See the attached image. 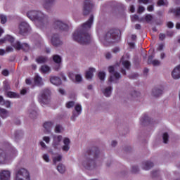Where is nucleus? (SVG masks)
Segmentation results:
<instances>
[{"label":"nucleus","mask_w":180,"mask_h":180,"mask_svg":"<svg viewBox=\"0 0 180 180\" xmlns=\"http://www.w3.org/2000/svg\"><path fill=\"white\" fill-rule=\"evenodd\" d=\"M43 140L44 141H45V143H46V144H49V143H50V137L49 136H44Z\"/></svg>","instance_id":"nucleus-61"},{"label":"nucleus","mask_w":180,"mask_h":180,"mask_svg":"<svg viewBox=\"0 0 180 180\" xmlns=\"http://www.w3.org/2000/svg\"><path fill=\"white\" fill-rule=\"evenodd\" d=\"M167 26L169 29H172L174 27V22H171V21H169L167 22Z\"/></svg>","instance_id":"nucleus-53"},{"label":"nucleus","mask_w":180,"mask_h":180,"mask_svg":"<svg viewBox=\"0 0 180 180\" xmlns=\"http://www.w3.org/2000/svg\"><path fill=\"white\" fill-rule=\"evenodd\" d=\"M6 106V108H11V101H5L3 103V106Z\"/></svg>","instance_id":"nucleus-49"},{"label":"nucleus","mask_w":180,"mask_h":180,"mask_svg":"<svg viewBox=\"0 0 180 180\" xmlns=\"http://www.w3.org/2000/svg\"><path fill=\"white\" fill-rule=\"evenodd\" d=\"M2 75L4 77H8L9 75V71L8 70H4L1 72Z\"/></svg>","instance_id":"nucleus-59"},{"label":"nucleus","mask_w":180,"mask_h":180,"mask_svg":"<svg viewBox=\"0 0 180 180\" xmlns=\"http://www.w3.org/2000/svg\"><path fill=\"white\" fill-rule=\"evenodd\" d=\"M152 64L154 67H157V65H160V64H161V62L158 60H153L152 61Z\"/></svg>","instance_id":"nucleus-48"},{"label":"nucleus","mask_w":180,"mask_h":180,"mask_svg":"<svg viewBox=\"0 0 180 180\" xmlns=\"http://www.w3.org/2000/svg\"><path fill=\"white\" fill-rule=\"evenodd\" d=\"M13 47H14L15 50H22V44H21L20 42H19V41H17L16 42L13 44Z\"/></svg>","instance_id":"nucleus-34"},{"label":"nucleus","mask_w":180,"mask_h":180,"mask_svg":"<svg viewBox=\"0 0 180 180\" xmlns=\"http://www.w3.org/2000/svg\"><path fill=\"white\" fill-rule=\"evenodd\" d=\"M75 110H76L77 113H75V112H73L72 115L71 117V119L73 121H75V117H78V116H79V115L81 114V112H82V107L81 106V105L79 104H77L75 106Z\"/></svg>","instance_id":"nucleus-14"},{"label":"nucleus","mask_w":180,"mask_h":180,"mask_svg":"<svg viewBox=\"0 0 180 180\" xmlns=\"http://www.w3.org/2000/svg\"><path fill=\"white\" fill-rule=\"evenodd\" d=\"M53 60L56 64H61V56L59 55H53Z\"/></svg>","instance_id":"nucleus-31"},{"label":"nucleus","mask_w":180,"mask_h":180,"mask_svg":"<svg viewBox=\"0 0 180 180\" xmlns=\"http://www.w3.org/2000/svg\"><path fill=\"white\" fill-rule=\"evenodd\" d=\"M163 49H164V44H162L159 45L157 50H158V51H161L162 50H163Z\"/></svg>","instance_id":"nucleus-64"},{"label":"nucleus","mask_w":180,"mask_h":180,"mask_svg":"<svg viewBox=\"0 0 180 180\" xmlns=\"http://www.w3.org/2000/svg\"><path fill=\"white\" fill-rule=\"evenodd\" d=\"M34 82L35 85H37L38 86H40V85H42V79L39 75H36L34 78Z\"/></svg>","instance_id":"nucleus-26"},{"label":"nucleus","mask_w":180,"mask_h":180,"mask_svg":"<svg viewBox=\"0 0 180 180\" xmlns=\"http://www.w3.org/2000/svg\"><path fill=\"white\" fill-rule=\"evenodd\" d=\"M37 64H44L47 61L46 57L39 56L36 59Z\"/></svg>","instance_id":"nucleus-29"},{"label":"nucleus","mask_w":180,"mask_h":180,"mask_svg":"<svg viewBox=\"0 0 180 180\" xmlns=\"http://www.w3.org/2000/svg\"><path fill=\"white\" fill-rule=\"evenodd\" d=\"M163 91L161 89L155 88L153 89L152 94L155 96V98H158L160 95H162Z\"/></svg>","instance_id":"nucleus-23"},{"label":"nucleus","mask_w":180,"mask_h":180,"mask_svg":"<svg viewBox=\"0 0 180 180\" xmlns=\"http://www.w3.org/2000/svg\"><path fill=\"white\" fill-rule=\"evenodd\" d=\"M0 20L1 25H5V23L8 22V18L6 17V15H0Z\"/></svg>","instance_id":"nucleus-39"},{"label":"nucleus","mask_w":180,"mask_h":180,"mask_svg":"<svg viewBox=\"0 0 180 180\" xmlns=\"http://www.w3.org/2000/svg\"><path fill=\"white\" fill-rule=\"evenodd\" d=\"M61 130H63V127L60 124H57L55 127V133H61Z\"/></svg>","instance_id":"nucleus-43"},{"label":"nucleus","mask_w":180,"mask_h":180,"mask_svg":"<svg viewBox=\"0 0 180 180\" xmlns=\"http://www.w3.org/2000/svg\"><path fill=\"white\" fill-rule=\"evenodd\" d=\"M30 117L32 119H34V117H37V112L36 110H32V112H30Z\"/></svg>","instance_id":"nucleus-45"},{"label":"nucleus","mask_w":180,"mask_h":180,"mask_svg":"<svg viewBox=\"0 0 180 180\" xmlns=\"http://www.w3.org/2000/svg\"><path fill=\"white\" fill-rule=\"evenodd\" d=\"M53 27L56 30H60V32H67L69 29L68 25L57 20L53 22Z\"/></svg>","instance_id":"nucleus-8"},{"label":"nucleus","mask_w":180,"mask_h":180,"mask_svg":"<svg viewBox=\"0 0 180 180\" xmlns=\"http://www.w3.org/2000/svg\"><path fill=\"white\" fill-rule=\"evenodd\" d=\"M61 160H63V156L61 155H59L58 156L53 158V162L56 165L57 162H60Z\"/></svg>","instance_id":"nucleus-37"},{"label":"nucleus","mask_w":180,"mask_h":180,"mask_svg":"<svg viewBox=\"0 0 180 180\" xmlns=\"http://www.w3.org/2000/svg\"><path fill=\"white\" fill-rule=\"evenodd\" d=\"M54 1L56 0H45L44 3V8L46 9V11H49V9L51 8L53 4H54Z\"/></svg>","instance_id":"nucleus-22"},{"label":"nucleus","mask_w":180,"mask_h":180,"mask_svg":"<svg viewBox=\"0 0 180 180\" xmlns=\"http://www.w3.org/2000/svg\"><path fill=\"white\" fill-rule=\"evenodd\" d=\"M105 41L117 43L120 41V30L116 29L110 30L105 35Z\"/></svg>","instance_id":"nucleus-4"},{"label":"nucleus","mask_w":180,"mask_h":180,"mask_svg":"<svg viewBox=\"0 0 180 180\" xmlns=\"http://www.w3.org/2000/svg\"><path fill=\"white\" fill-rule=\"evenodd\" d=\"M92 23H94V15H91L89 19L73 33V40L79 44H89L92 38L88 31L92 27Z\"/></svg>","instance_id":"nucleus-1"},{"label":"nucleus","mask_w":180,"mask_h":180,"mask_svg":"<svg viewBox=\"0 0 180 180\" xmlns=\"http://www.w3.org/2000/svg\"><path fill=\"white\" fill-rule=\"evenodd\" d=\"M50 82L53 84V85L58 86V85H61V79L58 77H51L50 78Z\"/></svg>","instance_id":"nucleus-18"},{"label":"nucleus","mask_w":180,"mask_h":180,"mask_svg":"<svg viewBox=\"0 0 180 180\" xmlns=\"http://www.w3.org/2000/svg\"><path fill=\"white\" fill-rule=\"evenodd\" d=\"M100 154L99 148L96 147H93L91 149L87 150L85 153L86 160L83 162L84 168L89 171L95 169V168H96V162L95 160L99 158Z\"/></svg>","instance_id":"nucleus-2"},{"label":"nucleus","mask_w":180,"mask_h":180,"mask_svg":"<svg viewBox=\"0 0 180 180\" xmlns=\"http://www.w3.org/2000/svg\"><path fill=\"white\" fill-rule=\"evenodd\" d=\"M41 72L46 74V72H50V67L47 65H44L41 67Z\"/></svg>","instance_id":"nucleus-33"},{"label":"nucleus","mask_w":180,"mask_h":180,"mask_svg":"<svg viewBox=\"0 0 180 180\" xmlns=\"http://www.w3.org/2000/svg\"><path fill=\"white\" fill-rule=\"evenodd\" d=\"M43 160H44V161H46V162H49V161H50V158L49 157V155L44 154L43 155Z\"/></svg>","instance_id":"nucleus-55"},{"label":"nucleus","mask_w":180,"mask_h":180,"mask_svg":"<svg viewBox=\"0 0 180 180\" xmlns=\"http://www.w3.org/2000/svg\"><path fill=\"white\" fill-rule=\"evenodd\" d=\"M57 170L58 172H60V174H64L65 172V166H64L63 164H59L57 166Z\"/></svg>","instance_id":"nucleus-30"},{"label":"nucleus","mask_w":180,"mask_h":180,"mask_svg":"<svg viewBox=\"0 0 180 180\" xmlns=\"http://www.w3.org/2000/svg\"><path fill=\"white\" fill-rule=\"evenodd\" d=\"M148 12H154V5H150L147 8Z\"/></svg>","instance_id":"nucleus-52"},{"label":"nucleus","mask_w":180,"mask_h":180,"mask_svg":"<svg viewBox=\"0 0 180 180\" xmlns=\"http://www.w3.org/2000/svg\"><path fill=\"white\" fill-rule=\"evenodd\" d=\"M50 90L46 89L41 91V95L39 96V102L41 105H44L47 101H49V98H50L51 95Z\"/></svg>","instance_id":"nucleus-9"},{"label":"nucleus","mask_w":180,"mask_h":180,"mask_svg":"<svg viewBox=\"0 0 180 180\" xmlns=\"http://www.w3.org/2000/svg\"><path fill=\"white\" fill-rule=\"evenodd\" d=\"M0 116L3 119H6L8 117V111L5 108H0Z\"/></svg>","instance_id":"nucleus-28"},{"label":"nucleus","mask_w":180,"mask_h":180,"mask_svg":"<svg viewBox=\"0 0 180 180\" xmlns=\"http://www.w3.org/2000/svg\"><path fill=\"white\" fill-rule=\"evenodd\" d=\"M141 20H146L147 23H150V22L153 20V16L151 15V14H147L143 18L141 19Z\"/></svg>","instance_id":"nucleus-35"},{"label":"nucleus","mask_w":180,"mask_h":180,"mask_svg":"<svg viewBox=\"0 0 180 180\" xmlns=\"http://www.w3.org/2000/svg\"><path fill=\"white\" fill-rule=\"evenodd\" d=\"M157 4H158V6H162L165 5V2L164 1V0H158Z\"/></svg>","instance_id":"nucleus-56"},{"label":"nucleus","mask_w":180,"mask_h":180,"mask_svg":"<svg viewBox=\"0 0 180 180\" xmlns=\"http://www.w3.org/2000/svg\"><path fill=\"white\" fill-rule=\"evenodd\" d=\"M75 79L77 82H81V81H82V77H81L79 75H77L75 76Z\"/></svg>","instance_id":"nucleus-54"},{"label":"nucleus","mask_w":180,"mask_h":180,"mask_svg":"<svg viewBox=\"0 0 180 180\" xmlns=\"http://www.w3.org/2000/svg\"><path fill=\"white\" fill-rule=\"evenodd\" d=\"M53 141L52 143V146L53 148H57L60 146V143L61 140H63V136L61 135L56 136L53 135Z\"/></svg>","instance_id":"nucleus-15"},{"label":"nucleus","mask_w":180,"mask_h":180,"mask_svg":"<svg viewBox=\"0 0 180 180\" xmlns=\"http://www.w3.org/2000/svg\"><path fill=\"white\" fill-rule=\"evenodd\" d=\"M98 77L99 79L101 81H105V77H106V74L104 72H99L98 74Z\"/></svg>","instance_id":"nucleus-40"},{"label":"nucleus","mask_w":180,"mask_h":180,"mask_svg":"<svg viewBox=\"0 0 180 180\" xmlns=\"http://www.w3.org/2000/svg\"><path fill=\"white\" fill-rule=\"evenodd\" d=\"M150 121V117L146 114L143 115V116L141 119V123H145Z\"/></svg>","instance_id":"nucleus-41"},{"label":"nucleus","mask_w":180,"mask_h":180,"mask_svg":"<svg viewBox=\"0 0 180 180\" xmlns=\"http://www.w3.org/2000/svg\"><path fill=\"white\" fill-rule=\"evenodd\" d=\"M74 105H75V102L69 101L66 103V108H68V109H70L71 108H74Z\"/></svg>","instance_id":"nucleus-44"},{"label":"nucleus","mask_w":180,"mask_h":180,"mask_svg":"<svg viewBox=\"0 0 180 180\" xmlns=\"http://www.w3.org/2000/svg\"><path fill=\"white\" fill-rule=\"evenodd\" d=\"M172 77L174 79H179L180 78V65L176 67L172 72Z\"/></svg>","instance_id":"nucleus-17"},{"label":"nucleus","mask_w":180,"mask_h":180,"mask_svg":"<svg viewBox=\"0 0 180 180\" xmlns=\"http://www.w3.org/2000/svg\"><path fill=\"white\" fill-rule=\"evenodd\" d=\"M92 8H94V4L92 1H91V0H84L83 5V14L84 16L91 13Z\"/></svg>","instance_id":"nucleus-10"},{"label":"nucleus","mask_w":180,"mask_h":180,"mask_svg":"<svg viewBox=\"0 0 180 180\" xmlns=\"http://www.w3.org/2000/svg\"><path fill=\"white\" fill-rule=\"evenodd\" d=\"M108 71L110 74H113V75L110 76L108 82H115L116 84L117 80L121 78L120 73L115 72V68L113 66H110L108 68Z\"/></svg>","instance_id":"nucleus-7"},{"label":"nucleus","mask_w":180,"mask_h":180,"mask_svg":"<svg viewBox=\"0 0 180 180\" xmlns=\"http://www.w3.org/2000/svg\"><path fill=\"white\" fill-rule=\"evenodd\" d=\"M51 41L55 47H58V46H61V44H63V41L60 40V37L58 34H54L51 37Z\"/></svg>","instance_id":"nucleus-11"},{"label":"nucleus","mask_w":180,"mask_h":180,"mask_svg":"<svg viewBox=\"0 0 180 180\" xmlns=\"http://www.w3.org/2000/svg\"><path fill=\"white\" fill-rule=\"evenodd\" d=\"M53 126H54V122H46L43 125V127L44 129V133L46 134H50V133H51V129H53Z\"/></svg>","instance_id":"nucleus-12"},{"label":"nucleus","mask_w":180,"mask_h":180,"mask_svg":"<svg viewBox=\"0 0 180 180\" xmlns=\"http://www.w3.org/2000/svg\"><path fill=\"white\" fill-rule=\"evenodd\" d=\"M104 96H106V98H109L110 95H112V86H108L105 89V90L103 91Z\"/></svg>","instance_id":"nucleus-25"},{"label":"nucleus","mask_w":180,"mask_h":180,"mask_svg":"<svg viewBox=\"0 0 180 180\" xmlns=\"http://www.w3.org/2000/svg\"><path fill=\"white\" fill-rule=\"evenodd\" d=\"M169 136H168V133L165 132L163 134V143H165V144H167V143H168V139H169Z\"/></svg>","instance_id":"nucleus-42"},{"label":"nucleus","mask_w":180,"mask_h":180,"mask_svg":"<svg viewBox=\"0 0 180 180\" xmlns=\"http://www.w3.org/2000/svg\"><path fill=\"white\" fill-rule=\"evenodd\" d=\"M7 96L8 98H19V94H18L15 92H13V91H8Z\"/></svg>","instance_id":"nucleus-36"},{"label":"nucleus","mask_w":180,"mask_h":180,"mask_svg":"<svg viewBox=\"0 0 180 180\" xmlns=\"http://www.w3.org/2000/svg\"><path fill=\"white\" fill-rule=\"evenodd\" d=\"M131 96H132L133 98H138V96H140V92H139L137 91H134L131 94Z\"/></svg>","instance_id":"nucleus-46"},{"label":"nucleus","mask_w":180,"mask_h":180,"mask_svg":"<svg viewBox=\"0 0 180 180\" xmlns=\"http://www.w3.org/2000/svg\"><path fill=\"white\" fill-rule=\"evenodd\" d=\"M139 4H143L144 5H147L150 0H138Z\"/></svg>","instance_id":"nucleus-57"},{"label":"nucleus","mask_w":180,"mask_h":180,"mask_svg":"<svg viewBox=\"0 0 180 180\" xmlns=\"http://www.w3.org/2000/svg\"><path fill=\"white\" fill-rule=\"evenodd\" d=\"M122 65L126 70H130V67H131V63H130V61L129 60H123Z\"/></svg>","instance_id":"nucleus-32"},{"label":"nucleus","mask_w":180,"mask_h":180,"mask_svg":"<svg viewBox=\"0 0 180 180\" xmlns=\"http://www.w3.org/2000/svg\"><path fill=\"white\" fill-rule=\"evenodd\" d=\"M0 41L1 43H4V41H9L10 43H13V41H15V38H13L11 35H6L4 39H1Z\"/></svg>","instance_id":"nucleus-24"},{"label":"nucleus","mask_w":180,"mask_h":180,"mask_svg":"<svg viewBox=\"0 0 180 180\" xmlns=\"http://www.w3.org/2000/svg\"><path fill=\"white\" fill-rule=\"evenodd\" d=\"M159 174H160V172L158 170H154L152 172V176L153 178H155V176H158Z\"/></svg>","instance_id":"nucleus-50"},{"label":"nucleus","mask_w":180,"mask_h":180,"mask_svg":"<svg viewBox=\"0 0 180 180\" xmlns=\"http://www.w3.org/2000/svg\"><path fill=\"white\" fill-rule=\"evenodd\" d=\"M15 180H30V174L25 168H20L15 172Z\"/></svg>","instance_id":"nucleus-6"},{"label":"nucleus","mask_w":180,"mask_h":180,"mask_svg":"<svg viewBox=\"0 0 180 180\" xmlns=\"http://www.w3.org/2000/svg\"><path fill=\"white\" fill-rule=\"evenodd\" d=\"M15 154H16V149L15 148H12L10 154H7L2 149H0V164H6L8 160H11Z\"/></svg>","instance_id":"nucleus-5"},{"label":"nucleus","mask_w":180,"mask_h":180,"mask_svg":"<svg viewBox=\"0 0 180 180\" xmlns=\"http://www.w3.org/2000/svg\"><path fill=\"white\" fill-rule=\"evenodd\" d=\"M169 13H174V16H180V7L170 9Z\"/></svg>","instance_id":"nucleus-27"},{"label":"nucleus","mask_w":180,"mask_h":180,"mask_svg":"<svg viewBox=\"0 0 180 180\" xmlns=\"http://www.w3.org/2000/svg\"><path fill=\"white\" fill-rule=\"evenodd\" d=\"M19 29H20V34H23L24 33H27L30 29L29 24H27V22H22L19 25Z\"/></svg>","instance_id":"nucleus-13"},{"label":"nucleus","mask_w":180,"mask_h":180,"mask_svg":"<svg viewBox=\"0 0 180 180\" xmlns=\"http://www.w3.org/2000/svg\"><path fill=\"white\" fill-rule=\"evenodd\" d=\"M167 36H168V37H172V36H174V31H167Z\"/></svg>","instance_id":"nucleus-62"},{"label":"nucleus","mask_w":180,"mask_h":180,"mask_svg":"<svg viewBox=\"0 0 180 180\" xmlns=\"http://www.w3.org/2000/svg\"><path fill=\"white\" fill-rule=\"evenodd\" d=\"M139 171H140V169H139V166H133L132 167L131 172H133V174H137V172H139Z\"/></svg>","instance_id":"nucleus-47"},{"label":"nucleus","mask_w":180,"mask_h":180,"mask_svg":"<svg viewBox=\"0 0 180 180\" xmlns=\"http://www.w3.org/2000/svg\"><path fill=\"white\" fill-rule=\"evenodd\" d=\"M95 68H90L89 70L86 72V79H92V77H94V72H95Z\"/></svg>","instance_id":"nucleus-21"},{"label":"nucleus","mask_w":180,"mask_h":180,"mask_svg":"<svg viewBox=\"0 0 180 180\" xmlns=\"http://www.w3.org/2000/svg\"><path fill=\"white\" fill-rule=\"evenodd\" d=\"M6 51H7V53H11L13 51V48H12V46H7L6 49Z\"/></svg>","instance_id":"nucleus-63"},{"label":"nucleus","mask_w":180,"mask_h":180,"mask_svg":"<svg viewBox=\"0 0 180 180\" xmlns=\"http://www.w3.org/2000/svg\"><path fill=\"white\" fill-rule=\"evenodd\" d=\"M153 167H154V163L150 161L143 162V169H145V171H148V169H151Z\"/></svg>","instance_id":"nucleus-20"},{"label":"nucleus","mask_w":180,"mask_h":180,"mask_svg":"<svg viewBox=\"0 0 180 180\" xmlns=\"http://www.w3.org/2000/svg\"><path fill=\"white\" fill-rule=\"evenodd\" d=\"M21 50H22L23 51H25V52L30 51V46H29V44L24 43V44H22Z\"/></svg>","instance_id":"nucleus-38"},{"label":"nucleus","mask_w":180,"mask_h":180,"mask_svg":"<svg viewBox=\"0 0 180 180\" xmlns=\"http://www.w3.org/2000/svg\"><path fill=\"white\" fill-rule=\"evenodd\" d=\"M0 180H11V172L9 170H2L0 172Z\"/></svg>","instance_id":"nucleus-16"},{"label":"nucleus","mask_w":180,"mask_h":180,"mask_svg":"<svg viewBox=\"0 0 180 180\" xmlns=\"http://www.w3.org/2000/svg\"><path fill=\"white\" fill-rule=\"evenodd\" d=\"M145 8L143 6H139L138 8V13H143V12H144Z\"/></svg>","instance_id":"nucleus-51"},{"label":"nucleus","mask_w":180,"mask_h":180,"mask_svg":"<svg viewBox=\"0 0 180 180\" xmlns=\"http://www.w3.org/2000/svg\"><path fill=\"white\" fill-rule=\"evenodd\" d=\"M70 139H68V138H65L64 139V140H63L64 146L62 148V150L63 151L67 152L70 150Z\"/></svg>","instance_id":"nucleus-19"},{"label":"nucleus","mask_w":180,"mask_h":180,"mask_svg":"<svg viewBox=\"0 0 180 180\" xmlns=\"http://www.w3.org/2000/svg\"><path fill=\"white\" fill-rule=\"evenodd\" d=\"M27 16L31 20H35L37 27H44L48 23L49 18L41 11H31L27 13Z\"/></svg>","instance_id":"nucleus-3"},{"label":"nucleus","mask_w":180,"mask_h":180,"mask_svg":"<svg viewBox=\"0 0 180 180\" xmlns=\"http://www.w3.org/2000/svg\"><path fill=\"white\" fill-rule=\"evenodd\" d=\"M136 20H139V15L135 14V15L131 16V21L132 22H136Z\"/></svg>","instance_id":"nucleus-60"},{"label":"nucleus","mask_w":180,"mask_h":180,"mask_svg":"<svg viewBox=\"0 0 180 180\" xmlns=\"http://www.w3.org/2000/svg\"><path fill=\"white\" fill-rule=\"evenodd\" d=\"M159 39L162 41L163 40L165 39V34H162V33H160L159 34Z\"/></svg>","instance_id":"nucleus-58"}]
</instances>
